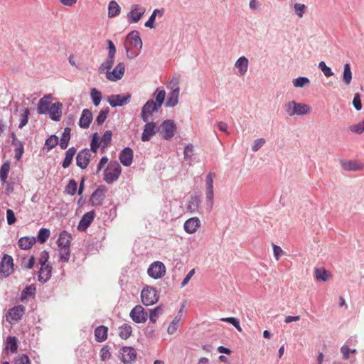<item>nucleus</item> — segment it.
I'll use <instances>...</instances> for the list:
<instances>
[{
    "mask_svg": "<svg viewBox=\"0 0 364 364\" xmlns=\"http://www.w3.org/2000/svg\"><path fill=\"white\" fill-rule=\"evenodd\" d=\"M152 96L155 97L156 101L149 100L142 107L141 117L143 122H147L149 116L154 112H158L165 101L166 92L161 87L156 88Z\"/></svg>",
    "mask_w": 364,
    "mask_h": 364,
    "instance_id": "nucleus-1",
    "label": "nucleus"
},
{
    "mask_svg": "<svg viewBox=\"0 0 364 364\" xmlns=\"http://www.w3.org/2000/svg\"><path fill=\"white\" fill-rule=\"evenodd\" d=\"M127 43L125 44L127 56L132 59L137 56L142 48V41L138 31H132L127 36Z\"/></svg>",
    "mask_w": 364,
    "mask_h": 364,
    "instance_id": "nucleus-2",
    "label": "nucleus"
},
{
    "mask_svg": "<svg viewBox=\"0 0 364 364\" xmlns=\"http://www.w3.org/2000/svg\"><path fill=\"white\" fill-rule=\"evenodd\" d=\"M284 109L289 117L294 115L304 116L311 112V107L309 105L296 102L294 100L287 102L284 106Z\"/></svg>",
    "mask_w": 364,
    "mask_h": 364,
    "instance_id": "nucleus-3",
    "label": "nucleus"
},
{
    "mask_svg": "<svg viewBox=\"0 0 364 364\" xmlns=\"http://www.w3.org/2000/svg\"><path fill=\"white\" fill-rule=\"evenodd\" d=\"M122 173V168L117 161L110 162L108 167L105 170L104 180L111 184L116 181Z\"/></svg>",
    "mask_w": 364,
    "mask_h": 364,
    "instance_id": "nucleus-4",
    "label": "nucleus"
},
{
    "mask_svg": "<svg viewBox=\"0 0 364 364\" xmlns=\"http://www.w3.org/2000/svg\"><path fill=\"white\" fill-rule=\"evenodd\" d=\"M215 177V173L213 172H209L205 177V196H206V203L208 210L210 211L213 205L214 199V189H213V179Z\"/></svg>",
    "mask_w": 364,
    "mask_h": 364,
    "instance_id": "nucleus-5",
    "label": "nucleus"
},
{
    "mask_svg": "<svg viewBox=\"0 0 364 364\" xmlns=\"http://www.w3.org/2000/svg\"><path fill=\"white\" fill-rule=\"evenodd\" d=\"M176 129V124L173 120L166 119L161 124L159 132L162 139L170 140L174 136Z\"/></svg>",
    "mask_w": 364,
    "mask_h": 364,
    "instance_id": "nucleus-6",
    "label": "nucleus"
},
{
    "mask_svg": "<svg viewBox=\"0 0 364 364\" xmlns=\"http://www.w3.org/2000/svg\"><path fill=\"white\" fill-rule=\"evenodd\" d=\"M142 303L146 306H150L156 304L159 299L157 291L151 287H144L141 293Z\"/></svg>",
    "mask_w": 364,
    "mask_h": 364,
    "instance_id": "nucleus-7",
    "label": "nucleus"
},
{
    "mask_svg": "<svg viewBox=\"0 0 364 364\" xmlns=\"http://www.w3.org/2000/svg\"><path fill=\"white\" fill-rule=\"evenodd\" d=\"M14 259L11 255L4 254L0 262V274L4 278L9 277L14 272Z\"/></svg>",
    "mask_w": 364,
    "mask_h": 364,
    "instance_id": "nucleus-8",
    "label": "nucleus"
},
{
    "mask_svg": "<svg viewBox=\"0 0 364 364\" xmlns=\"http://www.w3.org/2000/svg\"><path fill=\"white\" fill-rule=\"evenodd\" d=\"M146 12V8L140 4H134L131 6L127 19L129 24L138 23Z\"/></svg>",
    "mask_w": 364,
    "mask_h": 364,
    "instance_id": "nucleus-9",
    "label": "nucleus"
},
{
    "mask_svg": "<svg viewBox=\"0 0 364 364\" xmlns=\"http://www.w3.org/2000/svg\"><path fill=\"white\" fill-rule=\"evenodd\" d=\"M107 188L105 185L99 186L91 194L89 202L92 206H100L102 205L105 198V193Z\"/></svg>",
    "mask_w": 364,
    "mask_h": 364,
    "instance_id": "nucleus-10",
    "label": "nucleus"
},
{
    "mask_svg": "<svg viewBox=\"0 0 364 364\" xmlns=\"http://www.w3.org/2000/svg\"><path fill=\"white\" fill-rule=\"evenodd\" d=\"M149 276L153 279H159L166 274V267L163 262L156 261L153 262L147 270Z\"/></svg>",
    "mask_w": 364,
    "mask_h": 364,
    "instance_id": "nucleus-11",
    "label": "nucleus"
},
{
    "mask_svg": "<svg viewBox=\"0 0 364 364\" xmlns=\"http://www.w3.org/2000/svg\"><path fill=\"white\" fill-rule=\"evenodd\" d=\"M129 316L136 323H141L146 321L148 314L141 305H136L130 311Z\"/></svg>",
    "mask_w": 364,
    "mask_h": 364,
    "instance_id": "nucleus-12",
    "label": "nucleus"
},
{
    "mask_svg": "<svg viewBox=\"0 0 364 364\" xmlns=\"http://www.w3.org/2000/svg\"><path fill=\"white\" fill-rule=\"evenodd\" d=\"M131 95L127 93L126 95H112L108 99L107 102L112 107H121L128 104L130 102Z\"/></svg>",
    "mask_w": 364,
    "mask_h": 364,
    "instance_id": "nucleus-13",
    "label": "nucleus"
},
{
    "mask_svg": "<svg viewBox=\"0 0 364 364\" xmlns=\"http://www.w3.org/2000/svg\"><path fill=\"white\" fill-rule=\"evenodd\" d=\"M124 72L125 65L124 63H119L112 71L106 72V77L112 82H117L122 78Z\"/></svg>",
    "mask_w": 364,
    "mask_h": 364,
    "instance_id": "nucleus-14",
    "label": "nucleus"
},
{
    "mask_svg": "<svg viewBox=\"0 0 364 364\" xmlns=\"http://www.w3.org/2000/svg\"><path fill=\"white\" fill-rule=\"evenodd\" d=\"M159 131V127L154 122H147L144 125L141 139L142 141H149L153 136Z\"/></svg>",
    "mask_w": 364,
    "mask_h": 364,
    "instance_id": "nucleus-15",
    "label": "nucleus"
},
{
    "mask_svg": "<svg viewBox=\"0 0 364 364\" xmlns=\"http://www.w3.org/2000/svg\"><path fill=\"white\" fill-rule=\"evenodd\" d=\"M120 356L124 364H132L136 360V352L132 347L124 346L120 349Z\"/></svg>",
    "mask_w": 364,
    "mask_h": 364,
    "instance_id": "nucleus-16",
    "label": "nucleus"
},
{
    "mask_svg": "<svg viewBox=\"0 0 364 364\" xmlns=\"http://www.w3.org/2000/svg\"><path fill=\"white\" fill-rule=\"evenodd\" d=\"M90 150L85 148L80 151L76 156V165L81 169H85L90 161Z\"/></svg>",
    "mask_w": 364,
    "mask_h": 364,
    "instance_id": "nucleus-17",
    "label": "nucleus"
},
{
    "mask_svg": "<svg viewBox=\"0 0 364 364\" xmlns=\"http://www.w3.org/2000/svg\"><path fill=\"white\" fill-rule=\"evenodd\" d=\"M134 152L133 150L127 146L124 148L119 153V159L122 164L124 166H129L133 162Z\"/></svg>",
    "mask_w": 364,
    "mask_h": 364,
    "instance_id": "nucleus-18",
    "label": "nucleus"
},
{
    "mask_svg": "<svg viewBox=\"0 0 364 364\" xmlns=\"http://www.w3.org/2000/svg\"><path fill=\"white\" fill-rule=\"evenodd\" d=\"M95 217V212L93 210L85 213L79 222L77 230L80 231L85 230L94 220Z\"/></svg>",
    "mask_w": 364,
    "mask_h": 364,
    "instance_id": "nucleus-19",
    "label": "nucleus"
},
{
    "mask_svg": "<svg viewBox=\"0 0 364 364\" xmlns=\"http://www.w3.org/2000/svg\"><path fill=\"white\" fill-rule=\"evenodd\" d=\"M62 107L63 104L60 102H57L51 105L48 112L50 118L55 122H58L61 119L62 116Z\"/></svg>",
    "mask_w": 364,
    "mask_h": 364,
    "instance_id": "nucleus-20",
    "label": "nucleus"
},
{
    "mask_svg": "<svg viewBox=\"0 0 364 364\" xmlns=\"http://www.w3.org/2000/svg\"><path fill=\"white\" fill-rule=\"evenodd\" d=\"M52 95L50 94L44 95L37 105V112L39 114H45L48 112L50 109L51 104L48 100L51 99Z\"/></svg>",
    "mask_w": 364,
    "mask_h": 364,
    "instance_id": "nucleus-21",
    "label": "nucleus"
},
{
    "mask_svg": "<svg viewBox=\"0 0 364 364\" xmlns=\"http://www.w3.org/2000/svg\"><path fill=\"white\" fill-rule=\"evenodd\" d=\"M11 138L12 139L11 144L15 146V159L16 160H20L23 156L24 152V145L23 143L17 139L16 136L14 132H12L11 134Z\"/></svg>",
    "mask_w": 364,
    "mask_h": 364,
    "instance_id": "nucleus-22",
    "label": "nucleus"
},
{
    "mask_svg": "<svg viewBox=\"0 0 364 364\" xmlns=\"http://www.w3.org/2000/svg\"><path fill=\"white\" fill-rule=\"evenodd\" d=\"M25 313V307L23 305H17L8 311V316L13 321H18Z\"/></svg>",
    "mask_w": 364,
    "mask_h": 364,
    "instance_id": "nucleus-23",
    "label": "nucleus"
},
{
    "mask_svg": "<svg viewBox=\"0 0 364 364\" xmlns=\"http://www.w3.org/2000/svg\"><path fill=\"white\" fill-rule=\"evenodd\" d=\"M92 113L88 109H84L82 111L81 116L79 120V126L82 129H87L92 120Z\"/></svg>",
    "mask_w": 364,
    "mask_h": 364,
    "instance_id": "nucleus-24",
    "label": "nucleus"
},
{
    "mask_svg": "<svg viewBox=\"0 0 364 364\" xmlns=\"http://www.w3.org/2000/svg\"><path fill=\"white\" fill-rule=\"evenodd\" d=\"M200 225V221L198 218H191L188 219L183 225L184 230L189 234L196 232Z\"/></svg>",
    "mask_w": 364,
    "mask_h": 364,
    "instance_id": "nucleus-25",
    "label": "nucleus"
},
{
    "mask_svg": "<svg viewBox=\"0 0 364 364\" xmlns=\"http://www.w3.org/2000/svg\"><path fill=\"white\" fill-rule=\"evenodd\" d=\"M52 267L50 264L41 266L38 272V281L41 283L47 282L51 277Z\"/></svg>",
    "mask_w": 364,
    "mask_h": 364,
    "instance_id": "nucleus-26",
    "label": "nucleus"
},
{
    "mask_svg": "<svg viewBox=\"0 0 364 364\" xmlns=\"http://www.w3.org/2000/svg\"><path fill=\"white\" fill-rule=\"evenodd\" d=\"M340 162L342 168L347 171H356L363 169V166L358 164L354 160L345 161L341 159Z\"/></svg>",
    "mask_w": 364,
    "mask_h": 364,
    "instance_id": "nucleus-27",
    "label": "nucleus"
},
{
    "mask_svg": "<svg viewBox=\"0 0 364 364\" xmlns=\"http://www.w3.org/2000/svg\"><path fill=\"white\" fill-rule=\"evenodd\" d=\"M164 9H156L153 11L149 19L145 22L144 26L149 28H155V21L156 16L162 17L164 14Z\"/></svg>",
    "mask_w": 364,
    "mask_h": 364,
    "instance_id": "nucleus-28",
    "label": "nucleus"
},
{
    "mask_svg": "<svg viewBox=\"0 0 364 364\" xmlns=\"http://www.w3.org/2000/svg\"><path fill=\"white\" fill-rule=\"evenodd\" d=\"M71 239V234L66 230H63L60 233L57 244L59 247H70Z\"/></svg>",
    "mask_w": 364,
    "mask_h": 364,
    "instance_id": "nucleus-29",
    "label": "nucleus"
},
{
    "mask_svg": "<svg viewBox=\"0 0 364 364\" xmlns=\"http://www.w3.org/2000/svg\"><path fill=\"white\" fill-rule=\"evenodd\" d=\"M179 91L180 89L178 87L170 92L169 96L165 103L166 107H173L178 104Z\"/></svg>",
    "mask_w": 364,
    "mask_h": 364,
    "instance_id": "nucleus-30",
    "label": "nucleus"
},
{
    "mask_svg": "<svg viewBox=\"0 0 364 364\" xmlns=\"http://www.w3.org/2000/svg\"><path fill=\"white\" fill-rule=\"evenodd\" d=\"M76 149L74 146L70 147L65 152V158L63 160L62 162V167L63 168H68L73 160V157L76 154Z\"/></svg>",
    "mask_w": 364,
    "mask_h": 364,
    "instance_id": "nucleus-31",
    "label": "nucleus"
},
{
    "mask_svg": "<svg viewBox=\"0 0 364 364\" xmlns=\"http://www.w3.org/2000/svg\"><path fill=\"white\" fill-rule=\"evenodd\" d=\"M35 237H22L18 241L19 247L22 250H28L36 243Z\"/></svg>",
    "mask_w": 364,
    "mask_h": 364,
    "instance_id": "nucleus-32",
    "label": "nucleus"
},
{
    "mask_svg": "<svg viewBox=\"0 0 364 364\" xmlns=\"http://www.w3.org/2000/svg\"><path fill=\"white\" fill-rule=\"evenodd\" d=\"M107 331L108 328L105 326L102 325L97 327L95 330V340L97 342L105 341L107 338Z\"/></svg>",
    "mask_w": 364,
    "mask_h": 364,
    "instance_id": "nucleus-33",
    "label": "nucleus"
},
{
    "mask_svg": "<svg viewBox=\"0 0 364 364\" xmlns=\"http://www.w3.org/2000/svg\"><path fill=\"white\" fill-rule=\"evenodd\" d=\"M70 132L71 129L69 127H66L64 129V131L62 134L60 139L59 141V146L61 149H66L68 146L69 141L70 140Z\"/></svg>",
    "mask_w": 364,
    "mask_h": 364,
    "instance_id": "nucleus-34",
    "label": "nucleus"
},
{
    "mask_svg": "<svg viewBox=\"0 0 364 364\" xmlns=\"http://www.w3.org/2000/svg\"><path fill=\"white\" fill-rule=\"evenodd\" d=\"M59 144V139L55 134L50 135L46 139L44 146L43 148L47 153Z\"/></svg>",
    "mask_w": 364,
    "mask_h": 364,
    "instance_id": "nucleus-35",
    "label": "nucleus"
},
{
    "mask_svg": "<svg viewBox=\"0 0 364 364\" xmlns=\"http://www.w3.org/2000/svg\"><path fill=\"white\" fill-rule=\"evenodd\" d=\"M120 12L121 8L118 3L114 0H112L111 1H109L108 4V17L114 18L119 16L120 14Z\"/></svg>",
    "mask_w": 364,
    "mask_h": 364,
    "instance_id": "nucleus-36",
    "label": "nucleus"
},
{
    "mask_svg": "<svg viewBox=\"0 0 364 364\" xmlns=\"http://www.w3.org/2000/svg\"><path fill=\"white\" fill-rule=\"evenodd\" d=\"M248 63V59L245 56L240 57L237 60L235 66L238 69V71L241 75H243L247 71Z\"/></svg>",
    "mask_w": 364,
    "mask_h": 364,
    "instance_id": "nucleus-37",
    "label": "nucleus"
},
{
    "mask_svg": "<svg viewBox=\"0 0 364 364\" xmlns=\"http://www.w3.org/2000/svg\"><path fill=\"white\" fill-rule=\"evenodd\" d=\"M200 203L201 199L200 196H192L190 200L188 201L187 206L188 210L192 213H196L198 210Z\"/></svg>",
    "mask_w": 364,
    "mask_h": 364,
    "instance_id": "nucleus-38",
    "label": "nucleus"
},
{
    "mask_svg": "<svg viewBox=\"0 0 364 364\" xmlns=\"http://www.w3.org/2000/svg\"><path fill=\"white\" fill-rule=\"evenodd\" d=\"M10 167L11 162L9 160L6 161L0 167V181L2 184L6 183Z\"/></svg>",
    "mask_w": 364,
    "mask_h": 364,
    "instance_id": "nucleus-39",
    "label": "nucleus"
},
{
    "mask_svg": "<svg viewBox=\"0 0 364 364\" xmlns=\"http://www.w3.org/2000/svg\"><path fill=\"white\" fill-rule=\"evenodd\" d=\"M114 61V57L107 55L106 60L100 65L98 69L99 73L102 74L109 71L113 65Z\"/></svg>",
    "mask_w": 364,
    "mask_h": 364,
    "instance_id": "nucleus-40",
    "label": "nucleus"
},
{
    "mask_svg": "<svg viewBox=\"0 0 364 364\" xmlns=\"http://www.w3.org/2000/svg\"><path fill=\"white\" fill-rule=\"evenodd\" d=\"M132 333V327L128 323H124L119 328V336L123 340L129 338Z\"/></svg>",
    "mask_w": 364,
    "mask_h": 364,
    "instance_id": "nucleus-41",
    "label": "nucleus"
},
{
    "mask_svg": "<svg viewBox=\"0 0 364 364\" xmlns=\"http://www.w3.org/2000/svg\"><path fill=\"white\" fill-rule=\"evenodd\" d=\"M342 80L346 85H349L352 81V71L349 63L344 65Z\"/></svg>",
    "mask_w": 364,
    "mask_h": 364,
    "instance_id": "nucleus-42",
    "label": "nucleus"
},
{
    "mask_svg": "<svg viewBox=\"0 0 364 364\" xmlns=\"http://www.w3.org/2000/svg\"><path fill=\"white\" fill-rule=\"evenodd\" d=\"M112 132L110 130H107L105 132L102 137H100V141L101 143V147L102 149V152H104V149L107 148L109 146L112 141Z\"/></svg>",
    "mask_w": 364,
    "mask_h": 364,
    "instance_id": "nucleus-43",
    "label": "nucleus"
},
{
    "mask_svg": "<svg viewBox=\"0 0 364 364\" xmlns=\"http://www.w3.org/2000/svg\"><path fill=\"white\" fill-rule=\"evenodd\" d=\"M36 293V288L34 284L27 286L21 293V299L22 301L31 296H34Z\"/></svg>",
    "mask_w": 364,
    "mask_h": 364,
    "instance_id": "nucleus-44",
    "label": "nucleus"
},
{
    "mask_svg": "<svg viewBox=\"0 0 364 364\" xmlns=\"http://www.w3.org/2000/svg\"><path fill=\"white\" fill-rule=\"evenodd\" d=\"M29 115H30V111L29 109L26 107L21 110L20 113V122L18 124V128L22 129L23 127H25L29 119Z\"/></svg>",
    "mask_w": 364,
    "mask_h": 364,
    "instance_id": "nucleus-45",
    "label": "nucleus"
},
{
    "mask_svg": "<svg viewBox=\"0 0 364 364\" xmlns=\"http://www.w3.org/2000/svg\"><path fill=\"white\" fill-rule=\"evenodd\" d=\"M331 276L330 273L325 269L316 268L315 269V277L317 280L321 282H326L328 278Z\"/></svg>",
    "mask_w": 364,
    "mask_h": 364,
    "instance_id": "nucleus-46",
    "label": "nucleus"
},
{
    "mask_svg": "<svg viewBox=\"0 0 364 364\" xmlns=\"http://www.w3.org/2000/svg\"><path fill=\"white\" fill-rule=\"evenodd\" d=\"M90 97L93 105L97 107L100 104L102 95L97 89L92 88L90 90Z\"/></svg>",
    "mask_w": 364,
    "mask_h": 364,
    "instance_id": "nucleus-47",
    "label": "nucleus"
},
{
    "mask_svg": "<svg viewBox=\"0 0 364 364\" xmlns=\"http://www.w3.org/2000/svg\"><path fill=\"white\" fill-rule=\"evenodd\" d=\"M17 339L14 336H9L6 339V349H9L11 353H14L17 351Z\"/></svg>",
    "mask_w": 364,
    "mask_h": 364,
    "instance_id": "nucleus-48",
    "label": "nucleus"
},
{
    "mask_svg": "<svg viewBox=\"0 0 364 364\" xmlns=\"http://www.w3.org/2000/svg\"><path fill=\"white\" fill-rule=\"evenodd\" d=\"M181 317H182V315L178 314L173 318V320L171 321V323H170V325L168 326V327L167 328V332L168 334L172 335L176 331V330L179 326L180 321L181 320Z\"/></svg>",
    "mask_w": 364,
    "mask_h": 364,
    "instance_id": "nucleus-49",
    "label": "nucleus"
},
{
    "mask_svg": "<svg viewBox=\"0 0 364 364\" xmlns=\"http://www.w3.org/2000/svg\"><path fill=\"white\" fill-rule=\"evenodd\" d=\"M50 235V230L46 228H42L38 232L37 239L39 243L43 244L47 241Z\"/></svg>",
    "mask_w": 364,
    "mask_h": 364,
    "instance_id": "nucleus-50",
    "label": "nucleus"
},
{
    "mask_svg": "<svg viewBox=\"0 0 364 364\" xmlns=\"http://www.w3.org/2000/svg\"><path fill=\"white\" fill-rule=\"evenodd\" d=\"M109 112V108L107 107L106 108L102 109L100 111L99 114L95 119V123L100 126L102 125L107 118V115Z\"/></svg>",
    "mask_w": 364,
    "mask_h": 364,
    "instance_id": "nucleus-51",
    "label": "nucleus"
},
{
    "mask_svg": "<svg viewBox=\"0 0 364 364\" xmlns=\"http://www.w3.org/2000/svg\"><path fill=\"white\" fill-rule=\"evenodd\" d=\"M163 306L159 305L153 309L150 310L149 320L151 323H155L159 316L163 312Z\"/></svg>",
    "mask_w": 364,
    "mask_h": 364,
    "instance_id": "nucleus-52",
    "label": "nucleus"
},
{
    "mask_svg": "<svg viewBox=\"0 0 364 364\" xmlns=\"http://www.w3.org/2000/svg\"><path fill=\"white\" fill-rule=\"evenodd\" d=\"M100 146H101L100 136L98 135V133L95 132L92 134V139L90 141V151L96 153Z\"/></svg>",
    "mask_w": 364,
    "mask_h": 364,
    "instance_id": "nucleus-53",
    "label": "nucleus"
},
{
    "mask_svg": "<svg viewBox=\"0 0 364 364\" xmlns=\"http://www.w3.org/2000/svg\"><path fill=\"white\" fill-rule=\"evenodd\" d=\"M77 182L74 179H70L65 186V191L70 196H74L77 192Z\"/></svg>",
    "mask_w": 364,
    "mask_h": 364,
    "instance_id": "nucleus-54",
    "label": "nucleus"
},
{
    "mask_svg": "<svg viewBox=\"0 0 364 364\" xmlns=\"http://www.w3.org/2000/svg\"><path fill=\"white\" fill-rule=\"evenodd\" d=\"M220 321L223 322H226V323H230L234 327H235V328L238 331H240V332L242 331V328L240 325V321L238 318H235V317H226V318H220Z\"/></svg>",
    "mask_w": 364,
    "mask_h": 364,
    "instance_id": "nucleus-55",
    "label": "nucleus"
},
{
    "mask_svg": "<svg viewBox=\"0 0 364 364\" xmlns=\"http://www.w3.org/2000/svg\"><path fill=\"white\" fill-rule=\"evenodd\" d=\"M310 83V80L306 77H299L293 80V85L295 87H303Z\"/></svg>",
    "mask_w": 364,
    "mask_h": 364,
    "instance_id": "nucleus-56",
    "label": "nucleus"
},
{
    "mask_svg": "<svg viewBox=\"0 0 364 364\" xmlns=\"http://www.w3.org/2000/svg\"><path fill=\"white\" fill-rule=\"evenodd\" d=\"M318 68L322 71L323 75L328 77L333 75V72L332 71L331 68L326 65L324 61H321L318 63Z\"/></svg>",
    "mask_w": 364,
    "mask_h": 364,
    "instance_id": "nucleus-57",
    "label": "nucleus"
},
{
    "mask_svg": "<svg viewBox=\"0 0 364 364\" xmlns=\"http://www.w3.org/2000/svg\"><path fill=\"white\" fill-rule=\"evenodd\" d=\"M349 130L355 134H360L364 132V119L355 124H353L349 127Z\"/></svg>",
    "mask_w": 364,
    "mask_h": 364,
    "instance_id": "nucleus-58",
    "label": "nucleus"
},
{
    "mask_svg": "<svg viewBox=\"0 0 364 364\" xmlns=\"http://www.w3.org/2000/svg\"><path fill=\"white\" fill-rule=\"evenodd\" d=\"M60 258L64 262H68L70 257V247H60Z\"/></svg>",
    "mask_w": 364,
    "mask_h": 364,
    "instance_id": "nucleus-59",
    "label": "nucleus"
},
{
    "mask_svg": "<svg viewBox=\"0 0 364 364\" xmlns=\"http://www.w3.org/2000/svg\"><path fill=\"white\" fill-rule=\"evenodd\" d=\"M100 354L102 361L108 360L111 358L110 348L108 346L102 347Z\"/></svg>",
    "mask_w": 364,
    "mask_h": 364,
    "instance_id": "nucleus-60",
    "label": "nucleus"
},
{
    "mask_svg": "<svg viewBox=\"0 0 364 364\" xmlns=\"http://www.w3.org/2000/svg\"><path fill=\"white\" fill-rule=\"evenodd\" d=\"M193 146L191 144H188L186 146L184 149V159L186 160H191L192 156L193 155Z\"/></svg>",
    "mask_w": 364,
    "mask_h": 364,
    "instance_id": "nucleus-61",
    "label": "nucleus"
},
{
    "mask_svg": "<svg viewBox=\"0 0 364 364\" xmlns=\"http://www.w3.org/2000/svg\"><path fill=\"white\" fill-rule=\"evenodd\" d=\"M294 8L296 14L300 18L303 16L306 9V6L302 4H295Z\"/></svg>",
    "mask_w": 364,
    "mask_h": 364,
    "instance_id": "nucleus-62",
    "label": "nucleus"
},
{
    "mask_svg": "<svg viewBox=\"0 0 364 364\" xmlns=\"http://www.w3.org/2000/svg\"><path fill=\"white\" fill-rule=\"evenodd\" d=\"M353 105L357 111H359L362 109L360 95L358 92L354 95V97L353 100Z\"/></svg>",
    "mask_w": 364,
    "mask_h": 364,
    "instance_id": "nucleus-63",
    "label": "nucleus"
},
{
    "mask_svg": "<svg viewBox=\"0 0 364 364\" xmlns=\"http://www.w3.org/2000/svg\"><path fill=\"white\" fill-rule=\"evenodd\" d=\"M15 364H31V362L26 354H21L16 359Z\"/></svg>",
    "mask_w": 364,
    "mask_h": 364,
    "instance_id": "nucleus-64",
    "label": "nucleus"
}]
</instances>
